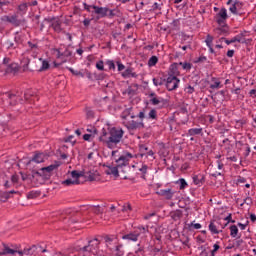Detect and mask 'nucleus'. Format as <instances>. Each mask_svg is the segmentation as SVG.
Returning a JSON list of instances; mask_svg holds the SVG:
<instances>
[{"instance_id": "5", "label": "nucleus", "mask_w": 256, "mask_h": 256, "mask_svg": "<svg viewBox=\"0 0 256 256\" xmlns=\"http://www.w3.org/2000/svg\"><path fill=\"white\" fill-rule=\"evenodd\" d=\"M29 255V250L19 251L15 249H11L7 244L0 245V255Z\"/></svg>"}, {"instance_id": "57", "label": "nucleus", "mask_w": 256, "mask_h": 256, "mask_svg": "<svg viewBox=\"0 0 256 256\" xmlns=\"http://www.w3.org/2000/svg\"><path fill=\"white\" fill-rule=\"evenodd\" d=\"M185 91L188 93V95H193V93H195V88H193V86H188L185 88Z\"/></svg>"}, {"instance_id": "34", "label": "nucleus", "mask_w": 256, "mask_h": 256, "mask_svg": "<svg viewBox=\"0 0 256 256\" xmlns=\"http://www.w3.org/2000/svg\"><path fill=\"white\" fill-rule=\"evenodd\" d=\"M147 119H151L152 121H157V110L151 109L148 113Z\"/></svg>"}, {"instance_id": "25", "label": "nucleus", "mask_w": 256, "mask_h": 256, "mask_svg": "<svg viewBox=\"0 0 256 256\" xmlns=\"http://www.w3.org/2000/svg\"><path fill=\"white\" fill-rule=\"evenodd\" d=\"M119 169L120 167L116 166H110L108 167L107 175H114V177H119Z\"/></svg>"}, {"instance_id": "55", "label": "nucleus", "mask_w": 256, "mask_h": 256, "mask_svg": "<svg viewBox=\"0 0 256 256\" xmlns=\"http://www.w3.org/2000/svg\"><path fill=\"white\" fill-rule=\"evenodd\" d=\"M131 73H133V70L131 68H128L123 72L122 75L123 77H131Z\"/></svg>"}, {"instance_id": "38", "label": "nucleus", "mask_w": 256, "mask_h": 256, "mask_svg": "<svg viewBox=\"0 0 256 256\" xmlns=\"http://www.w3.org/2000/svg\"><path fill=\"white\" fill-rule=\"evenodd\" d=\"M9 200V192L0 193V203H6Z\"/></svg>"}, {"instance_id": "50", "label": "nucleus", "mask_w": 256, "mask_h": 256, "mask_svg": "<svg viewBox=\"0 0 256 256\" xmlns=\"http://www.w3.org/2000/svg\"><path fill=\"white\" fill-rule=\"evenodd\" d=\"M205 43H206L207 47H212V45H213V36L207 35Z\"/></svg>"}, {"instance_id": "17", "label": "nucleus", "mask_w": 256, "mask_h": 256, "mask_svg": "<svg viewBox=\"0 0 256 256\" xmlns=\"http://www.w3.org/2000/svg\"><path fill=\"white\" fill-rule=\"evenodd\" d=\"M141 233H139L138 231H134V232H130L126 235L122 236V239L124 241H133V242H137L139 241V237H140Z\"/></svg>"}, {"instance_id": "33", "label": "nucleus", "mask_w": 256, "mask_h": 256, "mask_svg": "<svg viewBox=\"0 0 256 256\" xmlns=\"http://www.w3.org/2000/svg\"><path fill=\"white\" fill-rule=\"evenodd\" d=\"M163 101H165L163 98L157 96L150 99L151 105H161Z\"/></svg>"}, {"instance_id": "20", "label": "nucleus", "mask_w": 256, "mask_h": 256, "mask_svg": "<svg viewBox=\"0 0 256 256\" xmlns=\"http://www.w3.org/2000/svg\"><path fill=\"white\" fill-rule=\"evenodd\" d=\"M115 256H123L125 255V251H123V244L119 243L112 250Z\"/></svg>"}, {"instance_id": "62", "label": "nucleus", "mask_w": 256, "mask_h": 256, "mask_svg": "<svg viewBox=\"0 0 256 256\" xmlns=\"http://www.w3.org/2000/svg\"><path fill=\"white\" fill-rule=\"evenodd\" d=\"M93 7H96L95 5H87V3H84V9L86 11H88L89 13H91V9H93Z\"/></svg>"}, {"instance_id": "35", "label": "nucleus", "mask_w": 256, "mask_h": 256, "mask_svg": "<svg viewBox=\"0 0 256 256\" xmlns=\"http://www.w3.org/2000/svg\"><path fill=\"white\" fill-rule=\"evenodd\" d=\"M230 235L233 238H235V237H237V235H239V228H237L236 225L230 226Z\"/></svg>"}, {"instance_id": "28", "label": "nucleus", "mask_w": 256, "mask_h": 256, "mask_svg": "<svg viewBox=\"0 0 256 256\" xmlns=\"http://www.w3.org/2000/svg\"><path fill=\"white\" fill-rule=\"evenodd\" d=\"M203 134V128H191L188 130V135L191 137H194V135H202Z\"/></svg>"}, {"instance_id": "31", "label": "nucleus", "mask_w": 256, "mask_h": 256, "mask_svg": "<svg viewBox=\"0 0 256 256\" xmlns=\"http://www.w3.org/2000/svg\"><path fill=\"white\" fill-rule=\"evenodd\" d=\"M178 67H179V64H177V63L172 64L170 66V73H172V74H170V75H173L174 77H177V75H179Z\"/></svg>"}, {"instance_id": "41", "label": "nucleus", "mask_w": 256, "mask_h": 256, "mask_svg": "<svg viewBox=\"0 0 256 256\" xmlns=\"http://www.w3.org/2000/svg\"><path fill=\"white\" fill-rule=\"evenodd\" d=\"M158 61L159 58H157V56H152L148 61L149 67H154V65H157Z\"/></svg>"}, {"instance_id": "18", "label": "nucleus", "mask_w": 256, "mask_h": 256, "mask_svg": "<svg viewBox=\"0 0 256 256\" xmlns=\"http://www.w3.org/2000/svg\"><path fill=\"white\" fill-rule=\"evenodd\" d=\"M94 13L96 15H99L100 18L107 17L109 13V8L107 7H99V6H93Z\"/></svg>"}, {"instance_id": "27", "label": "nucleus", "mask_w": 256, "mask_h": 256, "mask_svg": "<svg viewBox=\"0 0 256 256\" xmlns=\"http://www.w3.org/2000/svg\"><path fill=\"white\" fill-rule=\"evenodd\" d=\"M17 71H19V64L17 63H11V64H8V67H7V72L6 73H17Z\"/></svg>"}, {"instance_id": "26", "label": "nucleus", "mask_w": 256, "mask_h": 256, "mask_svg": "<svg viewBox=\"0 0 256 256\" xmlns=\"http://www.w3.org/2000/svg\"><path fill=\"white\" fill-rule=\"evenodd\" d=\"M45 158V154L37 153L31 161H33L34 163H45Z\"/></svg>"}, {"instance_id": "53", "label": "nucleus", "mask_w": 256, "mask_h": 256, "mask_svg": "<svg viewBox=\"0 0 256 256\" xmlns=\"http://www.w3.org/2000/svg\"><path fill=\"white\" fill-rule=\"evenodd\" d=\"M96 68L98 69V71H103L105 69V66L103 64V61H98L96 63Z\"/></svg>"}, {"instance_id": "39", "label": "nucleus", "mask_w": 256, "mask_h": 256, "mask_svg": "<svg viewBox=\"0 0 256 256\" xmlns=\"http://www.w3.org/2000/svg\"><path fill=\"white\" fill-rule=\"evenodd\" d=\"M68 70L70 71V73H72V75H75L76 77H85V73L81 71H77L73 68H68Z\"/></svg>"}, {"instance_id": "45", "label": "nucleus", "mask_w": 256, "mask_h": 256, "mask_svg": "<svg viewBox=\"0 0 256 256\" xmlns=\"http://www.w3.org/2000/svg\"><path fill=\"white\" fill-rule=\"evenodd\" d=\"M39 195H41L40 192H37V191H30V192L27 194V197H28V199H36V197H39Z\"/></svg>"}, {"instance_id": "36", "label": "nucleus", "mask_w": 256, "mask_h": 256, "mask_svg": "<svg viewBox=\"0 0 256 256\" xmlns=\"http://www.w3.org/2000/svg\"><path fill=\"white\" fill-rule=\"evenodd\" d=\"M162 7H163V2L161 1L154 2L151 7V11H161Z\"/></svg>"}, {"instance_id": "3", "label": "nucleus", "mask_w": 256, "mask_h": 256, "mask_svg": "<svg viewBox=\"0 0 256 256\" xmlns=\"http://www.w3.org/2000/svg\"><path fill=\"white\" fill-rule=\"evenodd\" d=\"M30 184L32 187H39L40 185H45L47 180V175L42 174L40 170H32L30 176Z\"/></svg>"}, {"instance_id": "61", "label": "nucleus", "mask_w": 256, "mask_h": 256, "mask_svg": "<svg viewBox=\"0 0 256 256\" xmlns=\"http://www.w3.org/2000/svg\"><path fill=\"white\" fill-rule=\"evenodd\" d=\"M137 117L140 118V123H143V119H145V111H140Z\"/></svg>"}, {"instance_id": "15", "label": "nucleus", "mask_w": 256, "mask_h": 256, "mask_svg": "<svg viewBox=\"0 0 256 256\" xmlns=\"http://www.w3.org/2000/svg\"><path fill=\"white\" fill-rule=\"evenodd\" d=\"M81 177H85L88 179V181H96L97 177H99V173L95 170H90V171H83L82 173H79Z\"/></svg>"}, {"instance_id": "30", "label": "nucleus", "mask_w": 256, "mask_h": 256, "mask_svg": "<svg viewBox=\"0 0 256 256\" xmlns=\"http://www.w3.org/2000/svg\"><path fill=\"white\" fill-rule=\"evenodd\" d=\"M182 217L183 212H181V210H176L171 213V218L173 219V221H179V219H181Z\"/></svg>"}, {"instance_id": "8", "label": "nucleus", "mask_w": 256, "mask_h": 256, "mask_svg": "<svg viewBox=\"0 0 256 256\" xmlns=\"http://www.w3.org/2000/svg\"><path fill=\"white\" fill-rule=\"evenodd\" d=\"M180 80L177 76L169 75L166 79V88L168 91H175L179 87Z\"/></svg>"}, {"instance_id": "42", "label": "nucleus", "mask_w": 256, "mask_h": 256, "mask_svg": "<svg viewBox=\"0 0 256 256\" xmlns=\"http://www.w3.org/2000/svg\"><path fill=\"white\" fill-rule=\"evenodd\" d=\"M231 219H232V216H231V214H229V215L224 219V221H227V223L222 224V225H221V229H225V227H227V225H229V223H235V220H231Z\"/></svg>"}, {"instance_id": "37", "label": "nucleus", "mask_w": 256, "mask_h": 256, "mask_svg": "<svg viewBox=\"0 0 256 256\" xmlns=\"http://www.w3.org/2000/svg\"><path fill=\"white\" fill-rule=\"evenodd\" d=\"M39 61L42 62V66H41V68L39 69V71H47V69H49V67H50L49 61L43 60L42 58H40Z\"/></svg>"}, {"instance_id": "59", "label": "nucleus", "mask_w": 256, "mask_h": 256, "mask_svg": "<svg viewBox=\"0 0 256 256\" xmlns=\"http://www.w3.org/2000/svg\"><path fill=\"white\" fill-rule=\"evenodd\" d=\"M6 45H7L8 49H15V47H17V46L15 45V43H13V41H11V40H8V41L6 42Z\"/></svg>"}, {"instance_id": "10", "label": "nucleus", "mask_w": 256, "mask_h": 256, "mask_svg": "<svg viewBox=\"0 0 256 256\" xmlns=\"http://www.w3.org/2000/svg\"><path fill=\"white\" fill-rule=\"evenodd\" d=\"M59 162H56L55 164L49 165L47 167H42L39 170L41 171V173L43 175H47V180L49 181V179H51V175L53 173V171H55L56 169L59 168Z\"/></svg>"}, {"instance_id": "56", "label": "nucleus", "mask_w": 256, "mask_h": 256, "mask_svg": "<svg viewBox=\"0 0 256 256\" xmlns=\"http://www.w3.org/2000/svg\"><path fill=\"white\" fill-rule=\"evenodd\" d=\"M229 11H230L231 13H233L234 15H237V12H238L239 10L237 9V6H236L235 3H234V4H232V6L229 8Z\"/></svg>"}, {"instance_id": "9", "label": "nucleus", "mask_w": 256, "mask_h": 256, "mask_svg": "<svg viewBox=\"0 0 256 256\" xmlns=\"http://www.w3.org/2000/svg\"><path fill=\"white\" fill-rule=\"evenodd\" d=\"M71 177L72 178L64 180L62 185H66L67 187H71V185H79V177H81V174L74 170L71 172Z\"/></svg>"}, {"instance_id": "54", "label": "nucleus", "mask_w": 256, "mask_h": 256, "mask_svg": "<svg viewBox=\"0 0 256 256\" xmlns=\"http://www.w3.org/2000/svg\"><path fill=\"white\" fill-rule=\"evenodd\" d=\"M11 182L15 185L16 183H19V175L14 174L11 176Z\"/></svg>"}, {"instance_id": "7", "label": "nucleus", "mask_w": 256, "mask_h": 256, "mask_svg": "<svg viewBox=\"0 0 256 256\" xmlns=\"http://www.w3.org/2000/svg\"><path fill=\"white\" fill-rule=\"evenodd\" d=\"M122 124L128 129V131H137V129H143V127H145L143 122H137L129 119L123 121Z\"/></svg>"}, {"instance_id": "1", "label": "nucleus", "mask_w": 256, "mask_h": 256, "mask_svg": "<svg viewBox=\"0 0 256 256\" xmlns=\"http://www.w3.org/2000/svg\"><path fill=\"white\" fill-rule=\"evenodd\" d=\"M123 135H125V131H123V128H110L106 147H108V149H115V147H117V145L121 143Z\"/></svg>"}, {"instance_id": "22", "label": "nucleus", "mask_w": 256, "mask_h": 256, "mask_svg": "<svg viewBox=\"0 0 256 256\" xmlns=\"http://www.w3.org/2000/svg\"><path fill=\"white\" fill-rule=\"evenodd\" d=\"M222 27H219V28H215L214 29V33L215 35H227L229 33V28H227V26L224 25H221Z\"/></svg>"}, {"instance_id": "24", "label": "nucleus", "mask_w": 256, "mask_h": 256, "mask_svg": "<svg viewBox=\"0 0 256 256\" xmlns=\"http://www.w3.org/2000/svg\"><path fill=\"white\" fill-rule=\"evenodd\" d=\"M138 171H140L139 175L142 179H147V173L149 171V166H147L146 164H142V166L138 169Z\"/></svg>"}, {"instance_id": "11", "label": "nucleus", "mask_w": 256, "mask_h": 256, "mask_svg": "<svg viewBox=\"0 0 256 256\" xmlns=\"http://www.w3.org/2000/svg\"><path fill=\"white\" fill-rule=\"evenodd\" d=\"M104 241L109 251H113V249H115V246L119 244V239L117 238V236H105Z\"/></svg>"}, {"instance_id": "60", "label": "nucleus", "mask_w": 256, "mask_h": 256, "mask_svg": "<svg viewBox=\"0 0 256 256\" xmlns=\"http://www.w3.org/2000/svg\"><path fill=\"white\" fill-rule=\"evenodd\" d=\"M61 55H63V57H71L73 53L69 49H66Z\"/></svg>"}, {"instance_id": "44", "label": "nucleus", "mask_w": 256, "mask_h": 256, "mask_svg": "<svg viewBox=\"0 0 256 256\" xmlns=\"http://www.w3.org/2000/svg\"><path fill=\"white\" fill-rule=\"evenodd\" d=\"M178 65H180V67H182V69H184L185 71H190L192 65L189 62H180Z\"/></svg>"}, {"instance_id": "49", "label": "nucleus", "mask_w": 256, "mask_h": 256, "mask_svg": "<svg viewBox=\"0 0 256 256\" xmlns=\"http://www.w3.org/2000/svg\"><path fill=\"white\" fill-rule=\"evenodd\" d=\"M153 84L155 87L163 85V78H153Z\"/></svg>"}, {"instance_id": "4", "label": "nucleus", "mask_w": 256, "mask_h": 256, "mask_svg": "<svg viewBox=\"0 0 256 256\" xmlns=\"http://www.w3.org/2000/svg\"><path fill=\"white\" fill-rule=\"evenodd\" d=\"M252 42V38H247V32L240 33L231 40H225V43L227 45H231V43H242L243 45H251Z\"/></svg>"}, {"instance_id": "64", "label": "nucleus", "mask_w": 256, "mask_h": 256, "mask_svg": "<svg viewBox=\"0 0 256 256\" xmlns=\"http://www.w3.org/2000/svg\"><path fill=\"white\" fill-rule=\"evenodd\" d=\"M28 47H30V49H38V45L37 43H33L31 41L28 42Z\"/></svg>"}, {"instance_id": "19", "label": "nucleus", "mask_w": 256, "mask_h": 256, "mask_svg": "<svg viewBox=\"0 0 256 256\" xmlns=\"http://www.w3.org/2000/svg\"><path fill=\"white\" fill-rule=\"evenodd\" d=\"M133 111V107H129L126 108L125 110H123V112L121 113L120 117L122 119V123L123 121H127L129 119V117H131L132 119H135V114L132 113Z\"/></svg>"}, {"instance_id": "48", "label": "nucleus", "mask_w": 256, "mask_h": 256, "mask_svg": "<svg viewBox=\"0 0 256 256\" xmlns=\"http://www.w3.org/2000/svg\"><path fill=\"white\" fill-rule=\"evenodd\" d=\"M22 177V181H28V183H31V173L24 174L23 172L20 173Z\"/></svg>"}, {"instance_id": "58", "label": "nucleus", "mask_w": 256, "mask_h": 256, "mask_svg": "<svg viewBox=\"0 0 256 256\" xmlns=\"http://www.w3.org/2000/svg\"><path fill=\"white\" fill-rule=\"evenodd\" d=\"M88 133H93L94 135H97V128L90 126L89 128L86 129Z\"/></svg>"}, {"instance_id": "6", "label": "nucleus", "mask_w": 256, "mask_h": 256, "mask_svg": "<svg viewBox=\"0 0 256 256\" xmlns=\"http://www.w3.org/2000/svg\"><path fill=\"white\" fill-rule=\"evenodd\" d=\"M100 243L101 242L99 241V239L94 238L88 242L87 246H84L82 248V251H86L87 253H93V255H95V253H97V251H99Z\"/></svg>"}, {"instance_id": "21", "label": "nucleus", "mask_w": 256, "mask_h": 256, "mask_svg": "<svg viewBox=\"0 0 256 256\" xmlns=\"http://www.w3.org/2000/svg\"><path fill=\"white\" fill-rule=\"evenodd\" d=\"M223 85L221 84V81H219V78L212 77L211 78V84H210V89H221Z\"/></svg>"}, {"instance_id": "16", "label": "nucleus", "mask_w": 256, "mask_h": 256, "mask_svg": "<svg viewBox=\"0 0 256 256\" xmlns=\"http://www.w3.org/2000/svg\"><path fill=\"white\" fill-rule=\"evenodd\" d=\"M216 22L218 25H224L225 21H227V9L222 8L218 14H216Z\"/></svg>"}, {"instance_id": "13", "label": "nucleus", "mask_w": 256, "mask_h": 256, "mask_svg": "<svg viewBox=\"0 0 256 256\" xmlns=\"http://www.w3.org/2000/svg\"><path fill=\"white\" fill-rule=\"evenodd\" d=\"M45 21H48V23H52L51 27L56 33H61V31H63V28L61 27L63 22H61L59 18L45 19Z\"/></svg>"}, {"instance_id": "12", "label": "nucleus", "mask_w": 256, "mask_h": 256, "mask_svg": "<svg viewBox=\"0 0 256 256\" xmlns=\"http://www.w3.org/2000/svg\"><path fill=\"white\" fill-rule=\"evenodd\" d=\"M175 193H177V191L173 190V188L161 189L157 192L158 195L164 197V199H167L168 201H171V199H173Z\"/></svg>"}, {"instance_id": "46", "label": "nucleus", "mask_w": 256, "mask_h": 256, "mask_svg": "<svg viewBox=\"0 0 256 256\" xmlns=\"http://www.w3.org/2000/svg\"><path fill=\"white\" fill-rule=\"evenodd\" d=\"M193 182L195 185H201V183L203 182V176H201V175L194 176Z\"/></svg>"}, {"instance_id": "52", "label": "nucleus", "mask_w": 256, "mask_h": 256, "mask_svg": "<svg viewBox=\"0 0 256 256\" xmlns=\"http://www.w3.org/2000/svg\"><path fill=\"white\" fill-rule=\"evenodd\" d=\"M218 249H221V246H219V244H214L213 245V250L211 251V256H215V254L217 253Z\"/></svg>"}, {"instance_id": "29", "label": "nucleus", "mask_w": 256, "mask_h": 256, "mask_svg": "<svg viewBox=\"0 0 256 256\" xmlns=\"http://www.w3.org/2000/svg\"><path fill=\"white\" fill-rule=\"evenodd\" d=\"M9 66V58H4L3 62L0 63V71L7 73V67Z\"/></svg>"}, {"instance_id": "51", "label": "nucleus", "mask_w": 256, "mask_h": 256, "mask_svg": "<svg viewBox=\"0 0 256 256\" xmlns=\"http://www.w3.org/2000/svg\"><path fill=\"white\" fill-rule=\"evenodd\" d=\"M117 15V10H111L108 8V14L107 16L110 18V19H113V17H115Z\"/></svg>"}, {"instance_id": "63", "label": "nucleus", "mask_w": 256, "mask_h": 256, "mask_svg": "<svg viewBox=\"0 0 256 256\" xmlns=\"http://www.w3.org/2000/svg\"><path fill=\"white\" fill-rule=\"evenodd\" d=\"M234 4L236 5V9H238V11L243 8V2L235 1Z\"/></svg>"}, {"instance_id": "47", "label": "nucleus", "mask_w": 256, "mask_h": 256, "mask_svg": "<svg viewBox=\"0 0 256 256\" xmlns=\"http://www.w3.org/2000/svg\"><path fill=\"white\" fill-rule=\"evenodd\" d=\"M18 9L21 13L25 14L27 13L28 5L27 3H22L18 6Z\"/></svg>"}, {"instance_id": "32", "label": "nucleus", "mask_w": 256, "mask_h": 256, "mask_svg": "<svg viewBox=\"0 0 256 256\" xmlns=\"http://www.w3.org/2000/svg\"><path fill=\"white\" fill-rule=\"evenodd\" d=\"M176 185H179V189L183 190L185 187H187L189 184H187V181H185V178H180L176 181Z\"/></svg>"}, {"instance_id": "14", "label": "nucleus", "mask_w": 256, "mask_h": 256, "mask_svg": "<svg viewBox=\"0 0 256 256\" xmlns=\"http://www.w3.org/2000/svg\"><path fill=\"white\" fill-rule=\"evenodd\" d=\"M221 225H223L221 222L219 221H211L209 224V231L211 232L212 235H219V233H221V231H223V229H221ZM221 229V230H219Z\"/></svg>"}, {"instance_id": "40", "label": "nucleus", "mask_w": 256, "mask_h": 256, "mask_svg": "<svg viewBox=\"0 0 256 256\" xmlns=\"http://www.w3.org/2000/svg\"><path fill=\"white\" fill-rule=\"evenodd\" d=\"M149 151V148L145 145H140V157L147 156V152Z\"/></svg>"}, {"instance_id": "43", "label": "nucleus", "mask_w": 256, "mask_h": 256, "mask_svg": "<svg viewBox=\"0 0 256 256\" xmlns=\"http://www.w3.org/2000/svg\"><path fill=\"white\" fill-rule=\"evenodd\" d=\"M91 211L95 213V215H101V213H103V209L100 206H92Z\"/></svg>"}, {"instance_id": "2", "label": "nucleus", "mask_w": 256, "mask_h": 256, "mask_svg": "<svg viewBox=\"0 0 256 256\" xmlns=\"http://www.w3.org/2000/svg\"><path fill=\"white\" fill-rule=\"evenodd\" d=\"M117 153H119V151H112V158L113 160H115L116 166L120 169H123V167H127V165H129V161L133 159V154L129 152H124L122 155L117 157Z\"/></svg>"}, {"instance_id": "23", "label": "nucleus", "mask_w": 256, "mask_h": 256, "mask_svg": "<svg viewBox=\"0 0 256 256\" xmlns=\"http://www.w3.org/2000/svg\"><path fill=\"white\" fill-rule=\"evenodd\" d=\"M108 139H109V132H107V130H105V128H103L101 131V134L99 136V141L101 143L106 144V146H107Z\"/></svg>"}]
</instances>
